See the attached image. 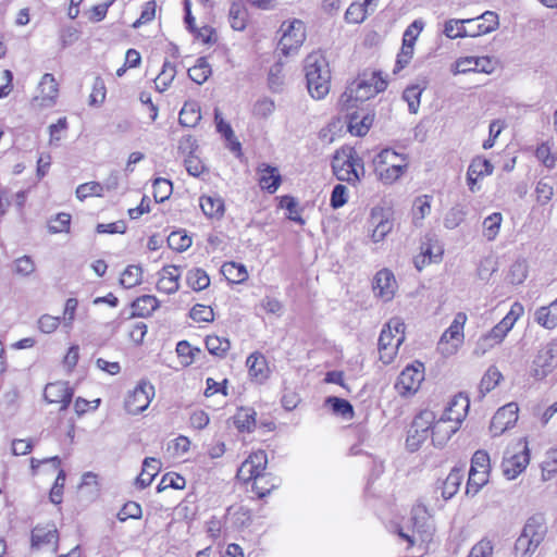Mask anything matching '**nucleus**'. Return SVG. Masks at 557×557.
<instances>
[{"label":"nucleus","mask_w":557,"mask_h":557,"mask_svg":"<svg viewBox=\"0 0 557 557\" xmlns=\"http://www.w3.org/2000/svg\"><path fill=\"white\" fill-rule=\"evenodd\" d=\"M387 83L377 72H364L352 81L341 95V110L349 111L357 108L359 102L373 98L386 89Z\"/></svg>","instance_id":"f257e3e1"},{"label":"nucleus","mask_w":557,"mask_h":557,"mask_svg":"<svg viewBox=\"0 0 557 557\" xmlns=\"http://www.w3.org/2000/svg\"><path fill=\"white\" fill-rule=\"evenodd\" d=\"M333 173L338 181L356 185L364 175L362 159L352 147L338 149L332 161Z\"/></svg>","instance_id":"f03ea898"},{"label":"nucleus","mask_w":557,"mask_h":557,"mask_svg":"<svg viewBox=\"0 0 557 557\" xmlns=\"http://www.w3.org/2000/svg\"><path fill=\"white\" fill-rule=\"evenodd\" d=\"M405 323L399 317L392 318L379 337L380 359L384 363L393 361L397 354L398 347L405 341Z\"/></svg>","instance_id":"7ed1b4c3"},{"label":"nucleus","mask_w":557,"mask_h":557,"mask_svg":"<svg viewBox=\"0 0 557 557\" xmlns=\"http://www.w3.org/2000/svg\"><path fill=\"white\" fill-rule=\"evenodd\" d=\"M467 320L468 317L465 312L456 313L448 329L442 334L436 349L443 357L448 358L454 356L463 344V330Z\"/></svg>","instance_id":"20e7f679"},{"label":"nucleus","mask_w":557,"mask_h":557,"mask_svg":"<svg viewBox=\"0 0 557 557\" xmlns=\"http://www.w3.org/2000/svg\"><path fill=\"white\" fill-rule=\"evenodd\" d=\"M467 320L468 317L465 312L456 313L448 329L442 334L436 349L443 357L448 358L454 356L463 344V330Z\"/></svg>","instance_id":"39448f33"},{"label":"nucleus","mask_w":557,"mask_h":557,"mask_svg":"<svg viewBox=\"0 0 557 557\" xmlns=\"http://www.w3.org/2000/svg\"><path fill=\"white\" fill-rule=\"evenodd\" d=\"M530 456L527 443L518 442L507 448L502 462L503 474L507 480H515L529 465Z\"/></svg>","instance_id":"423d86ee"},{"label":"nucleus","mask_w":557,"mask_h":557,"mask_svg":"<svg viewBox=\"0 0 557 557\" xmlns=\"http://www.w3.org/2000/svg\"><path fill=\"white\" fill-rule=\"evenodd\" d=\"M281 32L282 36L278 41V49L284 55L295 53L306 39V27L300 20L283 22Z\"/></svg>","instance_id":"0eeeda50"},{"label":"nucleus","mask_w":557,"mask_h":557,"mask_svg":"<svg viewBox=\"0 0 557 557\" xmlns=\"http://www.w3.org/2000/svg\"><path fill=\"white\" fill-rule=\"evenodd\" d=\"M557 367V342L550 341L543 345L532 366V374L536 380H543Z\"/></svg>","instance_id":"6e6552de"},{"label":"nucleus","mask_w":557,"mask_h":557,"mask_svg":"<svg viewBox=\"0 0 557 557\" xmlns=\"http://www.w3.org/2000/svg\"><path fill=\"white\" fill-rule=\"evenodd\" d=\"M424 380V367L421 362L407 366L398 375L395 389L401 396L414 394Z\"/></svg>","instance_id":"1a4fd4ad"},{"label":"nucleus","mask_w":557,"mask_h":557,"mask_svg":"<svg viewBox=\"0 0 557 557\" xmlns=\"http://www.w3.org/2000/svg\"><path fill=\"white\" fill-rule=\"evenodd\" d=\"M154 396V387L148 382H140L129 392L124 401V408L129 414L145 411Z\"/></svg>","instance_id":"9d476101"},{"label":"nucleus","mask_w":557,"mask_h":557,"mask_svg":"<svg viewBox=\"0 0 557 557\" xmlns=\"http://www.w3.org/2000/svg\"><path fill=\"white\" fill-rule=\"evenodd\" d=\"M268 465V456L264 450L251 453L240 465L237 470L236 478L244 483H248L265 474L264 470Z\"/></svg>","instance_id":"9b49d317"},{"label":"nucleus","mask_w":557,"mask_h":557,"mask_svg":"<svg viewBox=\"0 0 557 557\" xmlns=\"http://www.w3.org/2000/svg\"><path fill=\"white\" fill-rule=\"evenodd\" d=\"M58 96L59 85L54 76L46 73L39 82L38 95L33 98L32 104L40 109L51 108L55 104Z\"/></svg>","instance_id":"f8f14e48"},{"label":"nucleus","mask_w":557,"mask_h":557,"mask_svg":"<svg viewBox=\"0 0 557 557\" xmlns=\"http://www.w3.org/2000/svg\"><path fill=\"white\" fill-rule=\"evenodd\" d=\"M304 72L306 82H311L313 85V77L331 81V71L326 58L319 51L308 54L304 61Z\"/></svg>","instance_id":"ddd939ff"},{"label":"nucleus","mask_w":557,"mask_h":557,"mask_svg":"<svg viewBox=\"0 0 557 557\" xmlns=\"http://www.w3.org/2000/svg\"><path fill=\"white\" fill-rule=\"evenodd\" d=\"M518 405L509 403L499 408L492 418L490 430L494 436L502 435L512 428L518 420Z\"/></svg>","instance_id":"4468645a"},{"label":"nucleus","mask_w":557,"mask_h":557,"mask_svg":"<svg viewBox=\"0 0 557 557\" xmlns=\"http://www.w3.org/2000/svg\"><path fill=\"white\" fill-rule=\"evenodd\" d=\"M397 287L396 278L388 269L380 270L373 278L374 295L385 302L394 298Z\"/></svg>","instance_id":"2eb2a0df"},{"label":"nucleus","mask_w":557,"mask_h":557,"mask_svg":"<svg viewBox=\"0 0 557 557\" xmlns=\"http://www.w3.org/2000/svg\"><path fill=\"white\" fill-rule=\"evenodd\" d=\"M469 407V398L462 394H458L448 403L441 417L453 423L454 428H460L468 414Z\"/></svg>","instance_id":"dca6fc26"},{"label":"nucleus","mask_w":557,"mask_h":557,"mask_svg":"<svg viewBox=\"0 0 557 557\" xmlns=\"http://www.w3.org/2000/svg\"><path fill=\"white\" fill-rule=\"evenodd\" d=\"M44 397L49 404H61V410H64L72 401L73 389L66 382L48 383L45 387Z\"/></svg>","instance_id":"f3484780"},{"label":"nucleus","mask_w":557,"mask_h":557,"mask_svg":"<svg viewBox=\"0 0 557 557\" xmlns=\"http://www.w3.org/2000/svg\"><path fill=\"white\" fill-rule=\"evenodd\" d=\"M522 312L523 307L519 302L511 306L509 312L487 333L494 339V343L500 344L504 341Z\"/></svg>","instance_id":"a211bd4d"},{"label":"nucleus","mask_w":557,"mask_h":557,"mask_svg":"<svg viewBox=\"0 0 557 557\" xmlns=\"http://www.w3.org/2000/svg\"><path fill=\"white\" fill-rule=\"evenodd\" d=\"M472 24H468V30L462 34H469V37H476L495 30L498 25V15L495 12L486 11L481 16L473 18Z\"/></svg>","instance_id":"6ab92c4d"},{"label":"nucleus","mask_w":557,"mask_h":557,"mask_svg":"<svg viewBox=\"0 0 557 557\" xmlns=\"http://www.w3.org/2000/svg\"><path fill=\"white\" fill-rule=\"evenodd\" d=\"M370 223L374 226L372 239L381 242L393 230V221L382 208H373L370 215Z\"/></svg>","instance_id":"aec40b11"},{"label":"nucleus","mask_w":557,"mask_h":557,"mask_svg":"<svg viewBox=\"0 0 557 557\" xmlns=\"http://www.w3.org/2000/svg\"><path fill=\"white\" fill-rule=\"evenodd\" d=\"M546 532L547 527L544 517L542 515H534L527 520L521 534L540 546L545 539Z\"/></svg>","instance_id":"412c9836"},{"label":"nucleus","mask_w":557,"mask_h":557,"mask_svg":"<svg viewBox=\"0 0 557 557\" xmlns=\"http://www.w3.org/2000/svg\"><path fill=\"white\" fill-rule=\"evenodd\" d=\"M374 121V114L370 112L354 111L348 114V131L356 136H364Z\"/></svg>","instance_id":"4be33fe9"},{"label":"nucleus","mask_w":557,"mask_h":557,"mask_svg":"<svg viewBox=\"0 0 557 557\" xmlns=\"http://www.w3.org/2000/svg\"><path fill=\"white\" fill-rule=\"evenodd\" d=\"M458 430L459 428H454V424L446 421L444 418H435L431 431L433 445L443 447Z\"/></svg>","instance_id":"5701e85b"},{"label":"nucleus","mask_w":557,"mask_h":557,"mask_svg":"<svg viewBox=\"0 0 557 557\" xmlns=\"http://www.w3.org/2000/svg\"><path fill=\"white\" fill-rule=\"evenodd\" d=\"M463 480V471L460 468H453L446 479L441 483L437 490L441 491V495L444 500H448L454 497Z\"/></svg>","instance_id":"b1692460"},{"label":"nucleus","mask_w":557,"mask_h":557,"mask_svg":"<svg viewBox=\"0 0 557 557\" xmlns=\"http://www.w3.org/2000/svg\"><path fill=\"white\" fill-rule=\"evenodd\" d=\"M248 367L249 375L257 382L262 383L269 376V367L267 359L259 352L251 354L246 361Z\"/></svg>","instance_id":"393cba45"},{"label":"nucleus","mask_w":557,"mask_h":557,"mask_svg":"<svg viewBox=\"0 0 557 557\" xmlns=\"http://www.w3.org/2000/svg\"><path fill=\"white\" fill-rule=\"evenodd\" d=\"M58 530L54 524L37 525L32 531V546L39 548L42 545L57 543Z\"/></svg>","instance_id":"a878e982"},{"label":"nucleus","mask_w":557,"mask_h":557,"mask_svg":"<svg viewBox=\"0 0 557 557\" xmlns=\"http://www.w3.org/2000/svg\"><path fill=\"white\" fill-rule=\"evenodd\" d=\"M260 177L259 185L262 189L268 190L270 194H273L277 190L281 184V175L276 168L270 166L268 164H262L259 168Z\"/></svg>","instance_id":"bb28decb"},{"label":"nucleus","mask_w":557,"mask_h":557,"mask_svg":"<svg viewBox=\"0 0 557 557\" xmlns=\"http://www.w3.org/2000/svg\"><path fill=\"white\" fill-rule=\"evenodd\" d=\"M199 205L203 214L210 219H220L224 214V201L218 195L201 196Z\"/></svg>","instance_id":"cd10ccee"},{"label":"nucleus","mask_w":557,"mask_h":557,"mask_svg":"<svg viewBox=\"0 0 557 557\" xmlns=\"http://www.w3.org/2000/svg\"><path fill=\"white\" fill-rule=\"evenodd\" d=\"M398 535L408 542V546H413L417 541L429 542L432 537V528L430 524L424 523L419 525L414 520L412 533L405 532L403 529L398 530Z\"/></svg>","instance_id":"c85d7f7f"},{"label":"nucleus","mask_w":557,"mask_h":557,"mask_svg":"<svg viewBox=\"0 0 557 557\" xmlns=\"http://www.w3.org/2000/svg\"><path fill=\"white\" fill-rule=\"evenodd\" d=\"M280 485V478L271 473H265L252 481V492H255L259 498H263Z\"/></svg>","instance_id":"c756f323"},{"label":"nucleus","mask_w":557,"mask_h":557,"mask_svg":"<svg viewBox=\"0 0 557 557\" xmlns=\"http://www.w3.org/2000/svg\"><path fill=\"white\" fill-rule=\"evenodd\" d=\"M201 120L200 107L196 101H187L180 111L178 122L185 127H195Z\"/></svg>","instance_id":"7c9ffc66"},{"label":"nucleus","mask_w":557,"mask_h":557,"mask_svg":"<svg viewBox=\"0 0 557 557\" xmlns=\"http://www.w3.org/2000/svg\"><path fill=\"white\" fill-rule=\"evenodd\" d=\"M534 319L545 329H555L557 326V298L548 306L539 308Z\"/></svg>","instance_id":"2f4dec72"},{"label":"nucleus","mask_w":557,"mask_h":557,"mask_svg":"<svg viewBox=\"0 0 557 557\" xmlns=\"http://www.w3.org/2000/svg\"><path fill=\"white\" fill-rule=\"evenodd\" d=\"M373 165H383L387 168L401 166L408 168L407 158L404 154H399L392 149H383L373 159Z\"/></svg>","instance_id":"473e14b6"},{"label":"nucleus","mask_w":557,"mask_h":557,"mask_svg":"<svg viewBox=\"0 0 557 557\" xmlns=\"http://www.w3.org/2000/svg\"><path fill=\"white\" fill-rule=\"evenodd\" d=\"M221 273L233 284L243 283L248 278V272L242 263L225 262L221 268Z\"/></svg>","instance_id":"72a5a7b5"},{"label":"nucleus","mask_w":557,"mask_h":557,"mask_svg":"<svg viewBox=\"0 0 557 557\" xmlns=\"http://www.w3.org/2000/svg\"><path fill=\"white\" fill-rule=\"evenodd\" d=\"M248 13L240 2H233L228 10V20L234 30H244L247 24Z\"/></svg>","instance_id":"f704fd0d"},{"label":"nucleus","mask_w":557,"mask_h":557,"mask_svg":"<svg viewBox=\"0 0 557 557\" xmlns=\"http://www.w3.org/2000/svg\"><path fill=\"white\" fill-rule=\"evenodd\" d=\"M502 379L503 375L500 371L495 366H491L481 379L479 385L480 397H484L487 393L494 389Z\"/></svg>","instance_id":"c9c22d12"},{"label":"nucleus","mask_w":557,"mask_h":557,"mask_svg":"<svg viewBox=\"0 0 557 557\" xmlns=\"http://www.w3.org/2000/svg\"><path fill=\"white\" fill-rule=\"evenodd\" d=\"M234 424L240 432H252L256 426V412L249 408H240L234 417Z\"/></svg>","instance_id":"e433bc0d"},{"label":"nucleus","mask_w":557,"mask_h":557,"mask_svg":"<svg viewBox=\"0 0 557 557\" xmlns=\"http://www.w3.org/2000/svg\"><path fill=\"white\" fill-rule=\"evenodd\" d=\"M432 197L429 195H422L414 199L412 206V220L414 225H420L421 222L431 212Z\"/></svg>","instance_id":"4c0bfd02"},{"label":"nucleus","mask_w":557,"mask_h":557,"mask_svg":"<svg viewBox=\"0 0 557 557\" xmlns=\"http://www.w3.org/2000/svg\"><path fill=\"white\" fill-rule=\"evenodd\" d=\"M134 313L139 317L151 314L159 307V301L154 296L144 295L138 297L132 305Z\"/></svg>","instance_id":"58836bf2"},{"label":"nucleus","mask_w":557,"mask_h":557,"mask_svg":"<svg viewBox=\"0 0 557 557\" xmlns=\"http://www.w3.org/2000/svg\"><path fill=\"white\" fill-rule=\"evenodd\" d=\"M490 472L478 471L475 468L469 470L466 494L474 496L488 482Z\"/></svg>","instance_id":"ea45409f"},{"label":"nucleus","mask_w":557,"mask_h":557,"mask_svg":"<svg viewBox=\"0 0 557 557\" xmlns=\"http://www.w3.org/2000/svg\"><path fill=\"white\" fill-rule=\"evenodd\" d=\"M214 121L218 132L230 143L231 149L233 151L239 150L240 144L237 141L231 125L223 120L219 109L214 110Z\"/></svg>","instance_id":"a19ab883"},{"label":"nucleus","mask_w":557,"mask_h":557,"mask_svg":"<svg viewBox=\"0 0 557 557\" xmlns=\"http://www.w3.org/2000/svg\"><path fill=\"white\" fill-rule=\"evenodd\" d=\"M211 75V66L206 58H199L194 66L188 69L189 78L198 85L203 84Z\"/></svg>","instance_id":"79ce46f5"},{"label":"nucleus","mask_w":557,"mask_h":557,"mask_svg":"<svg viewBox=\"0 0 557 557\" xmlns=\"http://www.w3.org/2000/svg\"><path fill=\"white\" fill-rule=\"evenodd\" d=\"M206 347L211 355L224 357L231 348V343L226 337L208 335L206 337Z\"/></svg>","instance_id":"37998d69"},{"label":"nucleus","mask_w":557,"mask_h":557,"mask_svg":"<svg viewBox=\"0 0 557 557\" xmlns=\"http://www.w3.org/2000/svg\"><path fill=\"white\" fill-rule=\"evenodd\" d=\"M186 282L194 290H202L210 285V277L205 270L196 268L187 272Z\"/></svg>","instance_id":"c03bdc74"},{"label":"nucleus","mask_w":557,"mask_h":557,"mask_svg":"<svg viewBox=\"0 0 557 557\" xmlns=\"http://www.w3.org/2000/svg\"><path fill=\"white\" fill-rule=\"evenodd\" d=\"M503 222L500 212H494L486 216L483 221V235L487 240H494L499 233Z\"/></svg>","instance_id":"a18cd8bd"},{"label":"nucleus","mask_w":557,"mask_h":557,"mask_svg":"<svg viewBox=\"0 0 557 557\" xmlns=\"http://www.w3.org/2000/svg\"><path fill=\"white\" fill-rule=\"evenodd\" d=\"M176 75L175 65L169 61H165L162 65V70L154 79L156 88L159 91H164L173 82Z\"/></svg>","instance_id":"49530a36"},{"label":"nucleus","mask_w":557,"mask_h":557,"mask_svg":"<svg viewBox=\"0 0 557 557\" xmlns=\"http://www.w3.org/2000/svg\"><path fill=\"white\" fill-rule=\"evenodd\" d=\"M407 168L374 165V171L383 184L395 183L406 172Z\"/></svg>","instance_id":"de8ad7c7"},{"label":"nucleus","mask_w":557,"mask_h":557,"mask_svg":"<svg viewBox=\"0 0 557 557\" xmlns=\"http://www.w3.org/2000/svg\"><path fill=\"white\" fill-rule=\"evenodd\" d=\"M474 20H449L445 23L444 34L451 39L467 37L469 34H462L468 30L466 24H472Z\"/></svg>","instance_id":"09e8293b"},{"label":"nucleus","mask_w":557,"mask_h":557,"mask_svg":"<svg viewBox=\"0 0 557 557\" xmlns=\"http://www.w3.org/2000/svg\"><path fill=\"white\" fill-rule=\"evenodd\" d=\"M534 193L536 202L540 206H545L554 196V186L547 177H544L536 183Z\"/></svg>","instance_id":"8fccbe9b"},{"label":"nucleus","mask_w":557,"mask_h":557,"mask_svg":"<svg viewBox=\"0 0 557 557\" xmlns=\"http://www.w3.org/2000/svg\"><path fill=\"white\" fill-rule=\"evenodd\" d=\"M325 404L332 408V411L343 418L351 419L354 416V408L349 401L338 397H327Z\"/></svg>","instance_id":"3c124183"},{"label":"nucleus","mask_w":557,"mask_h":557,"mask_svg":"<svg viewBox=\"0 0 557 557\" xmlns=\"http://www.w3.org/2000/svg\"><path fill=\"white\" fill-rule=\"evenodd\" d=\"M143 270L138 265H128L122 273L120 283L125 288H132L140 284Z\"/></svg>","instance_id":"603ef678"},{"label":"nucleus","mask_w":557,"mask_h":557,"mask_svg":"<svg viewBox=\"0 0 557 557\" xmlns=\"http://www.w3.org/2000/svg\"><path fill=\"white\" fill-rule=\"evenodd\" d=\"M422 90L423 89L418 85L409 86L404 90L403 99L408 103V109L410 113L416 114L418 112Z\"/></svg>","instance_id":"864d4df0"},{"label":"nucleus","mask_w":557,"mask_h":557,"mask_svg":"<svg viewBox=\"0 0 557 557\" xmlns=\"http://www.w3.org/2000/svg\"><path fill=\"white\" fill-rule=\"evenodd\" d=\"M330 79H325V82H323L320 78L313 77V85H311V82H307L308 92L315 100L324 99L325 96L330 92Z\"/></svg>","instance_id":"5fc2aeb1"},{"label":"nucleus","mask_w":557,"mask_h":557,"mask_svg":"<svg viewBox=\"0 0 557 557\" xmlns=\"http://www.w3.org/2000/svg\"><path fill=\"white\" fill-rule=\"evenodd\" d=\"M172 183L166 178H156L153 182V198L157 202H163L171 196Z\"/></svg>","instance_id":"6e6d98bb"},{"label":"nucleus","mask_w":557,"mask_h":557,"mask_svg":"<svg viewBox=\"0 0 557 557\" xmlns=\"http://www.w3.org/2000/svg\"><path fill=\"white\" fill-rule=\"evenodd\" d=\"M168 245L176 251H185L191 246V238L183 232H172L168 237Z\"/></svg>","instance_id":"4d7b16f0"},{"label":"nucleus","mask_w":557,"mask_h":557,"mask_svg":"<svg viewBox=\"0 0 557 557\" xmlns=\"http://www.w3.org/2000/svg\"><path fill=\"white\" fill-rule=\"evenodd\" d=\"M103 189H104V186L98 182L84 183V184H81L76 188V197L79 200H84L85 198L90 197V196L101 197Z\"/></svg>","instance_id":"13d9d810"},{"label":"nucleus","mask_w":557,"mask_h":557,"mask_svg":"<svg viewBox=\"0 0 557 557\" xmlns=\"http://www.w3.org/2000/svg\"><path fill=\"white\" fill-rule=\"evenodd\" d=\"M57 470L59 472H58L57 479L53 483V486L50 490L49 498L52 504L60 505L62 503V495H63V488H64V482H65L66 474H65V471L63 469H61L60 467Z\"/></svg>","instance_id":"bf43d9fd"},{"label":"nucleus","mask_w":557,"mask_h":557,"mask_svg":"<svg viewBox=\"0 0 557 557\" xmlns=\"http://www.w3.org/2000/svg\"><path fill=\"white\" fill-rule=\"evenodd\" d=\"M71 224V215L65 212L58 213L49 221L48 230L52 234L69 232Z\"/></svg>","instance_id":"052dcab7"},{"label":"nucleus","mask_w":557,"mask_h":557,"mask_svg":"<svg viewBox=\"0 0 557 557\" xmlns=\"http://www.w3.org/2000/svg\"><path fill=\"white\" fill-rule=\"evenodd\" d=\"M537 545L528 540L523 534L517 539L515 543V556L516 557H530L536 549Z\"/></svg>","instance_id":"680f3d73"},{"label":"nucleus","mask_w":557,"mask_h":557,"mask_svg":"<svg viewBox=\"0 0 557 557\" xmlns=\"http://www.w3.org/2000/svg\"><path fill=\"white\" fill-rule=\"evenodd\" d=\"M466 216V211L461 206L453 207L444 218V226L454 230L460 225Z\"/></svg>","instance_id":"e2e57ef3"},{"label":"nucleus","mask_w":557,"mask_h":557,"mask_svg":"<svg viewBox=\"0 0 557 557\" xmlns=\"http://www.w3.org/2000/svg\"><path fill=\"white\" fill-rule=\"evenodd\" d=\"M435 413L431 410H423L417 414L411 423L412 428L420 429L421 431H432Z\"/></svg>","instance_id":"0e129e2a"},{"label":"nucleus","mask_w":557,"mask_h":557,"mask_svg":"<svg viewBox=\"0 0 557 557\" xmlns=\"http://www.w3.org/2000/svg\"><path fill=\"white\" fill-rule=\"evenodd\" d=\"M36 270L34 260L29 256H23L14 261V272L21 276H29Z\"/></svg>","instance_id":"69168bd1"},{"label":"nucleus","mask_w":557,"mask_h":557,"mask_svg":"<svg viewBox=\"0 0 557 557\" xmlns=\"http://www.w3.org/2000/svg\"><path fill=\"white\" fill-rule=\"evenodd\" d=\"M557 473V451L548 453L542 465V479L548 481Z\"/></svg>","instance_id":"338daca9"},{"label":"nucleus","mask_w":557,"mask_h":557,"mask_svg":"<svg viewBox=\"0 0 557 557\" xmlns=\"http://www.w3.org/2000/svg\"><path fill=\"white\" fill-rule=\"evenodd\" d=\"M494 546L492 541L482 539L470 550L467 557H492Z\"/></svg>","instance_id":"774afa93"}]
</instances>
